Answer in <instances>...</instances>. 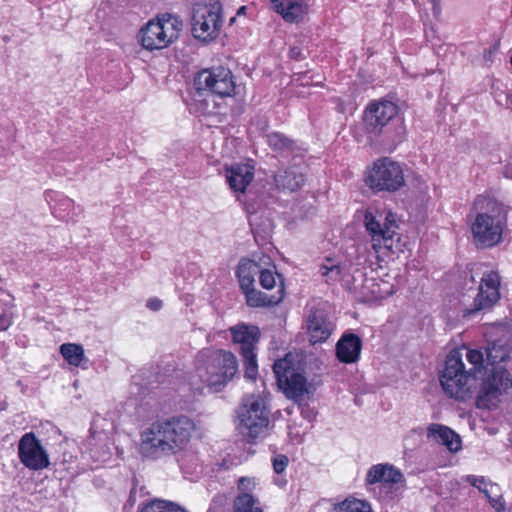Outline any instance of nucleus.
Instances as JSON below:
<instances>
[{"label":"nucleus","mask_w":512,"mask_h":512,"mask_svg":"<svg viewBox=\"0 0 512 512\" xmlns=\"http://www.w3.org/2000/svg\"><path fill=\"white\" fill-rule=\"evenodd\" d=\"M194 429L185 415L157 419L141 433V453L153 460L174 456L187 447Z\"/></svg>","instance_id":"f257e3e1"},{"label":"nucleus","mask_w":512,"mask_h":512,"mask_svg":"<svg viewBox=\"0 0 512 512\" xmlns=\"http://www.w3.org/2000/svg\"><path fill=\"white\" fill-rule=\"evenodd\" d=\"M238 364L233 353L225 350L204 349L197 354L195 371L189 378L194 394L220 391L237 373Z\"/></svg>","instance_id":"f03ea898"},{"label":"nucleus","mask_w":512,"mask_h":512,"mask_svg":"<svg viewBox=\"0 0 512 512\" xmlns=\"http://www.w3.org/2000/svg\"><path fill=\"white\" fill-rule=\"evenodd\" d=\"M474 205L479 210L471 225L474 243L478 248H491L502 239L508 210L503 203L489 196H478Z\"/></svg>","instance_id":"7ed1b4c3"},{"label":"nucleus","mask_w":512,"mask_h":512,"mask_svg":"<svg viewBox=\"0 0 512 512\" xmlns=\"http://www.w3.org/2000/svg\"><path fill=\"white\" fill-rule=\"evenodd\" d=\"M363 123L367 133L382 136L383 141L394 147L404 140V122L398 106L392 101H371L364 110Z\"/></svg>","instance_id":"20e7f679"},{"label":"nucleus","mask_w":512,"mask_h":512,"mask_svg":"<svg viewBox=\"0 0 512 512\" xmlns=\"http://www.w3.org/2000/svg\"><path fill=\"white\" fill-rule=\"evenodd\" d=\"M181 28L182 22L178 17L164 14L143 26L137 34V39L141 46L148 51L161 50L179 38Z\"/></svg>","instance_id":"39448f33"},{"label":"nucleus","mask_w":512,"mask_h":512,"mask_svg":"<svg viewBox=\"0 0 512 512\" xmlns=\"http://www.w3.org/2000/svg\"><path fill=\"white\" fill-rule=\"evenodd\" d=\"M237 429L249 443L263 437L269 424V410L259 396L251 395L243 399L237 411Z\"/></svg>","instance_id":"423d86ee"},{"label":"nucleus","mask_w":512,"mask_h":512,"mask_svg":"<svg viewBox=\"0 0 512 512\" xmlns=\"http://www.w3.org/2000/svg\"><path fill=\"white\" fill-rule=\"evenodd\" d=\"M464 286L467 290H476L473 303L462 310L463 318H469L479 312L490 310L499 300L500 277L496 272H488L484 274L479 285L471 271L464 273Z\"/></svg>","instance_id":"0eeeda50"},{"label":"nucleus","mask_w":512,"mask_h":512,"mask_svg":"<svg viewBox=\"0 0 512 512\" xmlns=\"http://www.w3.org/2000/svg\"><path fill=\"white\" fill-rule=\"evenodd\" d=\"M471 373L464 369L462 355L452 350L446 357L444 368L439 374V381L443 391L451 398L465 401L469 396L468 380Z\"/></svg>","instance_id":"6e6552de"},{"label":"nucleus","mask_w":512,"mask_h":512,"mask_svg":"<svg viewBox=\"0 0 512 512\" xmlns=\"http://www.w3.org/2000/svg\"><path fill=\"white\" fill-rule=\"evenodd\" d=\"M273 372L277 384L285 396L301 405L305 394L309 393L306 377L296 371L292 361L287 357L274 362Z\"/></svg>","instance_id":"1a4fd4ad"},{"label":"nucleus","mask_w":512,"mask_h":512,"mask_svg":"<svg viewBox=\"0 0 512 512\" xmlns=\"http://www.w3.org/2000/svg\"><path fill=\"white\" fill-rule=\"evenodd\" d=\"M367 184L376 192H395L405 185L403 168L390 158H380L374 162Z\"/></svg>","instance_id":"9d476101"},{"label":"nucleus","mask_w":512,"mask_h":512,"mask_svg":"<svg viewBox=\"0 0 512 512\" xmlns=\"http://www.w3.org/2000/svg\"><path fill=\"white\" fill-rule=\"evenodd\" d=\"M486 373L476 398V406L480 409L495 408L499 396L512 387V377L505 366L490 368Z\"/></svg>","instance_id":"9b49d317"},{"label":"nucleus","mask_w":512,"mask_h":512,"mask_svg":"<svg viewBox=\"0 0 512 512\" xmlns=\"http://www.w3.org/2000/svg\"><path fill=\"white\" fill-rule=\"evenodd\" d=\"M194 86L199 94L209 92L220 97L232 96L235 90L233 74L223 66L199 71L194 77Z\"/></svg>","instance_id":"f8f14e48"},{"label":"nucleus","mask_w":512,"mask_h":512,"mask_svg":"<svg viewBox=\"0 0 512 512\" xmlns=\"http://www.w3.org/2000/svg\"><path fill=\"white\" fill-rule=\"evenodd\" d=\"M221 9L218 1L210 6L198 5L193 8L191 32L196 39L207 41L217 36L222 26Z\"/></svg>","instance_id":"ddd939ff"},{"label":"nucleus","mask_w":512,"mask_h":512,"mask_svg":"<svg viewBox=\"0 0 512 512\" xmlns=\"http://www.w3.org/2000/svg\"><path fill=\"white\" fill-rule=\"evenodd\" d=\"M18 458L28 469L39 471L50 465L49 454L33 432L25 433L18 442Z\"/></svg>","instance_id":"4468645a"},{"label":"nucleus","mask_w":512,"mask_h":512,"mask_svg":"<svg viewBox=\"0 0 512 512\" xmlns=\"http://www.w3.org/2000/svg\"><path fill=\"white\" fill-rule=\"evenodd\" d=\"M265 139L268 147L281 158L294 160L303 158L307 153V148L302 142L282 132H270Z\"/></svg>","instance_id":"2eb2a0df"},{"label":"nucleus","mask_w":512,"mask_h":512,"mask_svg":"<svg viewBox=\"0 0 512 512\" xmlns=\"http://www.w3.org/2000/svg\"><path fill=\"white\" fill-rule=\"evenodd\" d=\"M307 334L312 344L325 342L334 330V325L326 311L319 307H311L306 317Z\"/></svg>","instance_id":"dca6fc26"},{"label":"nucleus","mask_w":512,"mask_h":512,"mask_svg":"<svg viewBox=\"0 0 512 512\" xmlns=\"http://www.w3.org/2000/svg\"><path fill=\"white\" fill-rule=\"evenodd\" d=\"M392 221L389 220L388 216L385 217V222L381 223L376 217L370 213L365 214V227L371 236L372 247L378 251L384 247L387 249L392 248L393 237L395 230L393 229Z\"/></svg>","instance_id":"f3484780"},{"label":"nucleus","mask_w":512,"mask_h":512,"mask_svg":"<svg viewBox=\"0 0 512 512\" xmlns=\"http://www.w3.org/2000/svg\"><path fill=\"white\" fill-rule=\"evenodd\" d=\"M365 482L367 485L380 483L388 493H392L395 485L404 482V476L401 471L393 465L381 463L369 468Z\"/></svg>","instance_id":"a211bd4d"},{"label":"nucleus","mask_w":512,"mask_h":512,"mask_svg":"<svg viewBox=\"0 0 512 512\" xmlns=\"http://www.w3.org/2000/svg\"><path fill=\"white\" fill-rule=\"evenodd\" d=\"M233 342L239 345L241 355L254 354L260 340V329L256 325L239 323L229 328Z\"/></svg>","instance_id":"6ab92c4d"},{"label":"nucleus","mask_w":512,"mask_h":512,"mask_svg":"<svg viewBox=\"0 0 512 512\" xmlns=\"http://www.w3.org/2000/svg\"><path fill=\"white\" fill-rule=\"evenodd\" d=\"M305 175L296 166L278 169L273 175L275 189L282 193H292L305 184Z\"/></svg>","instance_id":"aec40b11"},{"label":"nucleus","mask_w":512,"mask_h":512,"mask_svg":"<svg viewBox=\"0 0 512 512\" xmlns=\"http://www.w3.org/2000/svg\"><path fill=\"white\" fill-rule=\"evenodd\" d=\"M362 340L354 333H344L336 343V357L341 363H356L361 354Z\"/></svg>","instance_id":"412c9836"},{"label":"nucleus","mask_w":512,"mask_h":512,"mask_svg":"<svg viewBox=\"0 0 512 512\" xmlns=\"http://www.w3.org/2000/svg\"><path fill=\"white\" fill-rule=\"evenodd\" d=\"M280 278V287L276 294L268 295L255 288V285L242 291L245 296L247 306L251 308H268L278 305L284 298V283L282 276L277 274Z\"/></svg>","instance_id":"4be33fe9"},{"label":"nucleus","mask_w":512,"mask_h":512,"mask_svg":"<svg viewBox=\"0 0 512 512\" xmlns=\"http://www.w3.org/2000/svg\"><path fill=\"white\" fill-rule=\"evenodd\" d=\"M272 9L288 23H298L308 13L305 0H270Z\"/></svg>","instance_id":"5701e85b"},{"label":"nucleus","mask_w":512,"mask_h":512,"mask_svg":"<svg viewBox=\"0 0 512 512\" xmlns=\"http://www.w3.org/2000/svg\"><path fill=\"white\" fill-rule=\"evenodd\" d=\"M254 178V166L237 163L226 169V181L235 192H245Z\"/></svg>","instance_id":"b1692460"},{"label":"nucleus","mask_w":512,"mask_h":512,"mask_svg":"<svg viewBox=\"0 0 512 512\" xmlns=\"http://www.w3.org/2000/svg\"><path fill=\"white\" fill-rule=\"evenodd\" d=\"M427 438L446 446L451 452H457L461 449V440L459 435L451 428L442 424H430L427 428Z\"/></svg>","instance_id":"393cba45"},{"label":"nucleus","mask_w":512,"mask_h":512,"mask_svg":"<svg viewBox=\"0 0 512 512\" xmlns=\"http://www.w3.org/2000/svg\"><path fill=\"white\" fill-rule=\"evenodd\" d=\"M260 272V265L253 260L241 259L236 270V276L241 291L255 285V276Z\"/></svg>","instance_id":"a878e982"},{"label":"nucleus","mask_w":512,"mask_h":512,"mask_svg":"<svg viewBox=\"0 0 512 512\" xmlns=\"http://www.w3.org/2000/svg\"><path fill=\"white\" fill-rule=\"evenodd\" d=\"M486 365L485 370L504 366L503 363L510 359V352L507 347L492 343L485 349Z\"/></svg>","instance_id":"bb28decb"},{"label":"nucleus","mask_w":512,"mask_h":512,"mask_svg":"<svg viewBox=\"0 0 512 512\" xmlns=\"http://www.w3.org/2000/svg\"><path fill=\"white\" fill-rule=\"evenodd\" d=\"M60 354L70 365L87 368L88 360L85 358L84 349L81 345L64 343L60 346Z\"/></svg>","instance_id":"cd10ccee"},{"label":"nucleus","mask_w":512,"mask_h":512,"mask_svg":"<svg viewBox=\"0 0 512 512\" xmlns=\"http://www.w3.org/2000/svg\"><path fill=\"white\" fill-rule=\"evenodd\" d=\"M233 512H263L251 493H239L233 501Z\"/></svg>","instance_id":"c85d7f7f"},{"label":"nucleus","mask_w":512,"mask_h":512,"mask_svg":"<svg viewBox=\"0 0 512 512\" xmlns=\"http://www.w3.org/2000/svg\"><path fill=\"white\" fill-rule=\"evenodd\" d=\"M137 512H187L179 505L164 500H152L142 504Z\"/></svg>","instance_id":"c756f323"},{"label":"nucleus","mask_w":512,"mask_h":512,"mask_svg":"<svg viewBox=\"0 0 512 512\" xmlns=\"http://www.w3.org/2000/svg\"><path fill=\"white\" fill-rule=\"evenodd\" d=\"M335 512H371L370 505L359 499H346L334 505Z\"/></svg>","instance_id":"7c9ffc66"},{"label":"nucleus","mask_w":512,"mask_h":512,"mask_svg":"<svg viewBox=\"0 0 512 512\" xmlns=\"http://www.w3.org/2000/svg\"><path fill=\"white\" fill-rule=\"evenodd\" d=\"M466 358L473 365L468 372L471 373V377L476 378L477 373H480L482 368H485L483 364L486 363V358H484V354L481 351L475 349L468 350Z\"/></svg>","instance_id":"2f4dec72"},{"label":"nucleus","mask_w":512,"mask_h":512,"mask_svg":"<svg viewBox=\"0 0 512 512\" xmlns=\"http://www.w3.org/2000/svg\"><path fill=\"white\" fill-rule=\"evenodd\" d=\"M245 367V378L255 380L257 376L258 366L256 361V354L242 355Z\"/></svg>","instance_id":"473e14b6"},{"label":"nucleus","mask_w":512,"mask_h":512,"mask_svg":"<svg viewBox=\"0 0 512 512\" xmlns=\"http://www.w3.org/2000/svg\"><path fill=\"white\" fill-rule=\"evenodd\" d=\"M321 276L326 278V281H337L341 276V267L338 264L321 265L319 269Z\"/></svg>","instance_id":"72a5a7b5"},{"label":"nucleus","mask_w":512,"mask_h":512,"mask_svg":"<svg viewBox=\"0 0 512 512\" xmlns=\"http://www.w3.org/2000/svg\"><path fill=\"white\" fill-rule=\"evenodd\" d=\"M258 275L259 283L264 289L270 290L275 287L276 280L274 273L271 270L260 268V272L258 273Z\"/></svg>","instance_id":"f704fd0d"},{"label":"nucleus","mask_w":512,"mask_h":512,"mask_svg":"<svg viewBox=\"0 0 512 512\" xmlns=\"http://www.w3.org/2000/svg\"><path fill=\"white\" fill-rule=\"evenodd\" d=\"M289 463V459L284 454H278L272 459L273 470L276 474H281L285 471Z\"/></svg>","instance_id":"c9c22d12"},{"label":"nucleus","mask_w":512,"mask_h":512,"mask_svg":"<svg viewBox=\"0 0 512 512\" xmlns=\"http://www.w3.org/2000/svg\"><path fill=\"white\" fill-rule=\"evenodd\" d=\"M500 48V41H496L492 46L488 49L484 50L483 59L485 64L491 65L494 61V56L498 53Z\"/></svg>","instance_id":"e433bc0d"},{"label":"nucleus","mask_w":512,"mask_h":512,"mask_svg":"<svg viewBox=\"0 0 512 512\" xmlns=\"http://www.w3.org/2000/svg\"><path fill=\"white\" fill-rule=\"evenodd\" d=\"M464 480L473 487L477 488L480 492L485 486H487L486 479L483 476L467 475L465 476Z\"/></svg>","instance_id":"4c0bfd02"},{"label":"nucleus","mask_w":512,"mask_h":512,"mask_svg":"<svg viewBox=\"0 0 512 512\" xmlns=\"http://www.w3.org/2000/svg\"><path fill=\"white\" fill-rule=\"evenodd\" d=\"M224 503H225L224 496L216 495L212 499L210 507L207 510V512H223Z\"/></svg>","instance_id":"58836bf2"},{"label":"nucleus","mask_w":512,"mask_h":512,"mask_svg":"<svg viewBox=\"0 0 512 512\" xmlns=\"http://www.w3.org/2000/svg\"><path fill=\"white\" fill-rule=\"evenodd\" d=\"M13 323V313L4 311L0 315V331H6Z\"/></svg>","instance_id":"ea45409f"},{"label":"nucleus","mask_w":512,"mask_h":512,"mask_svg":"<svg viewBox=\"0 0 512 512\" xmlns=\"http://www.w3.org/2000/svg\"><path fill=\"white\" fill-rule=\"evenodd\" d=\"M489 504L495 509L496 512H504L506 510V503L501 495L490 498Z\"/></svg>","instance_id":"a19ab883"},{"label":"nucleus","mask_w":512,"mask_h":512,"mask_svg":"<svg viewBox=\"0 0 512 512\" xmlns=\"http://www.w3.org/2000/svg\"><path fill=\"white\" fill-rule=\"evenodd\" d=\"M73 206V201L67 197H62L58 200L57 204L53 207L54 210H68Z\"/></svg>","instance_id":"79ce46f5"},{"label":"nucleus","mask_w":512,"mask_h":512,"mask_svg":"<svg viewBox=\"0 0 512 512\" xmlns=\"http://www.w3.org/2000/svg\"><path fill=\"white\" fill-rule=\"evenodd\" d=\"M288 55L291 59L296 60V61H301V60L305 59V56L303 55L301 48H299L297 46L291 47L289 49Z\"/></svg>","instance_id":"37998d69"},{"label":"nucleus","mask_w":512,"mask_h":512,"mask_svg":"<svg viewBox=\"0 0 512 512\" xmlns=\"http://www.w3.org/2000/svg\"><path fill=\"white\" fill-rule=\"evenodd\" d=\"M252 485V482L249 478L241 477L238 480V490L239 493H248L247 491L250 490V486Z\"/></svg>","instance_id":"c03bdc74"},{"label":"nucleus","mask_w":512,"mask_h":512,"mask_svg":"<svg viewBox=\"0 0 512 512\" xmlns=\"http://www.w3.org/2000/svg\"><path fill=\"white\" fill-rule=\"evenodd\" d=\"M162 306L163 302L159 298H150L146 303V307L151 311H159Z\"/></svg>","instance_id":"a18cd8bd"},{"label":"nucleus","mask_w":512,"mask_h":512,"mask_svg":"<svg viewBox=\"0 0 512 512\" xmlns=\"http://www.w3.org/2000/svg\"><path fill=\"white\" fill-rule=\"evenodd\" d=\"M293 81L299 83L302 86L310 84V78L307 77V73H297V74H294Z\"/></svg>","instance_id":"49530a36"},{"label":"nucleus","mask_w":512,"mask_h":512,"mask_svg":"<svg viewBox=\"0 0 512 512\" xmlns=\"http://www.w3.org/2000/svg\"><path fill=\"white\" fill-rule=\"evenodd\" d=\"M494 97L498 104L503 105V100L507 102L511 95L499 90L494 92Z\"/></svg>","instance_id":"de8ad7c7"},{"label":"nucleus","mask_w":512,"mask_h":512,"mask_svg":"<svg viewBox=\"0 0 512 512\" xmlns=\"http://www.w3.org/2000/svg\"><path fill=\"white\" fill-rule=\"evenodd\" d=\"M490 489H487V486H485L483 488V490L481 491V493H483L485 495V497L488 499V501L490 500V498H492V493H495L494 490H497L498 489V485L495 484V483H490Z\"/></svg>","instance_id":"09e8293b"},{"label":"nucleus","mask_w":512,"mask_h":512,"mask_svg":"<svg viewBox=\"0 0 512 512\" xmlns=\"http://www.w3.org/2000/svg\"><path fill=\"white\" fill-rule=\"evenodd\" d=\"M504 177L512 180V155L509 157L507 164L503 169Z\"/></svg>","instance_id":"8fccbe9b"},{"label":"nucleus","mask_w":512,"mask_h":512,"mask_svg":"<svg viewBox=\"0 0 512 512\" xmlns=\"http://www.w3.org/2000/svg\"><path fill=\"white\" fill-rule=\"evenodd\" d=\"M301 413L302 415L307 418V419H311V416L313 414V411L309 409L308 405L305 404L303 407H302V410H301Z\"/></svg>","instance_id":"3c124183"},{"label":"nucleus","mask_w":512,"mask_h":512,"mask_svg":"<svg viewBox=\"0 0 512 512\" xmlns=\"http://www.w3.org/2000/svg\"><path fill=\"white\" fill-rule=\"evenodd\" d=\"M134 501H135V499H134V491L132 490V491L130 492L129 499H128V503H129V505H130V506H133Z\"/></svg>","instance_id":"603ef678"},{"label":"nucleus","mask_w":512,"mask_h":512,"mask_svg":"<svg viewBox=\"0 0 512 512\" xmlns=\"http://www.w3.org/2000/svg\"><path fill=\"white\" fill-rule=\"evenodd\" d=\"M245 11H246V6H241L238 11H237V15H242V14H245Z\"/></svg>","instance_id":"864d4df0"},{"label":"nucleus","mask_w":512,"mask_h":512,"mask_svg":"<svg viewBox=\"0 0 512 512\" xmlns=\"http://www.w3.org/2000/svg\"><path fill=\"white\" fill-rule=\"evenodd\" d=\"M433 10H434V14H438L440 9L436 4H434Z\"/></svg>","instance_id":"5fc2aeb1"},{"label":"nucleus","mask_w":512,"mask_h":512,"mask_svg":"<svg viewBox=\"0 0 512 512\" xmlns=\"http://www.w3.org/2000/svg\"><path fill=\"white\" fill-rule=\"evenodd\" d=\"M53 194H54L53 192H49V193H47V197L52 199Z\"/></svg>","instance_id":"6e6d98bb"}]
</instances>
